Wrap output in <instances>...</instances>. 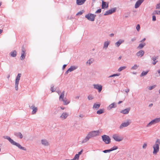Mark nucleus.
<instances>
[{"label": "nucleus", "mask_w": 160, "mask_h": 160, "mask_svg": "<svg viewBox=\"0 0 160 160\" xmlns=\"http://www.w3.org/2000/svg\"><path fill=\"white\" fill-rule=\"evenodd\" d=\"M83 13V12H82V11H80V12H78L77 14V15H81Z\"/></svg>", "instance_id": "obj_47"}, {"label": "nucleus", "mask_w": 160, "mask_h": 160, "mask_svg": "<svg viewBox=\"0 0 160 160\" xmlns=\"http://www.w3.org/2000/svg\"><path fill=\"white\" fill-rule=\"evenodd\" d=\"M51 90L52 92H53L55 91V90L53 86H52L51 87Z\"/></svg>", "instance_id": "obj_44"}, {"label": "nucleus", "mask_w": 160, "mask_h": 160, "mask_svg": "<svg viewBox=\"0 0 160 160\" xmlns=\"http://www.w3.org/2000/svg\"><path fill=\"white\" fill-rule=\"evenodd\" d=\"M103 152L104 153H107L108 152H111V151H110V149H109V150H104Z\"/></svg>", "instance_id": "obj_45"}, {"label": "nucleus", "mask_w": 160, "mask_h": 160, "mask_svg": "<svg viewBox=\"0 0 160 160\" xmlns=\"http://www.w3.org/2000/svg\"><path fill=\"white\" fill-rule=\"evenodd\" d=\"M160 144V140L159 139H157L156 141L155 144L153 147L154 149L153 152V154H156L159 151Z\"/></svg>", "instance_id": "obj_2"}, {"label": "nucleus", "mask_w": 160, "mask_h": 160, "mask_svg": "<svg viewBox=\"0 0 160 160\" xmlns=\"http://www.w3.org/2000/svg\"><path fill=\"white\" fill-rule=\"evenodd\" d=\"M66 64H65V65H64L63 66V67H62V68L63 69H64V68H65L66 67Z\"/></svg>", "instance_id": "obj_53"}, {"label": "nucleus", "mask_w": 160, "mask_h": 160, "mask_svg": "<svg viewBox=\"0 0 160 160\" xmlns=\"http://www.w3.org/2000/svg\"><path fill=\"white\" fill-rule=\"evenodd\" d=\"M116 10V8H113L111 9H110L106 12L104 14V15H107L112 14V13L115 12Z\"/></svg>", "instance_id": "obj_11"}, {"label": "nucleus", "mask_w": 160, "mask_h": 160, "mask_svg": "<svg viewBox=\"0 0 160 160\" xmlns=\"http://www.w3.org/2000/svg\"><path fill=\"white\" fill-rule=\"evenodd\" d=\"M83 150L82 149V150H81L80 152H78V154L79 156H80V155L82 154V151H83Z\"/></svg>", "instance_id": "obj_51"}, {"label": "nucleus", "mask_w": 160, "mask_h": 160, "mask_svg": "<svg viewBox=\"0 0 160 160\" xmlns=\"http://www.w3.org/2000/svg\"><path fill=\"white\" fill-rule=\"evenodd\" d=\"M6 138L8 139L9 141L13 145H16L17 147H18L19 148L23 150H26V149L22 147L21 145L14 141L12 139L9 137H7Z\"/></svg>", "instance_id": "obj_4"}, {"label": "nucleus", "mask_w": 160, "mask_h": 160, "mask_svg": "<svg viewBox=\"0 0 160 160\" xmlns=\"http://www.w3.org/2000/svg\"><path fill=\"white\" fill-rule=\"evenodd\" d=\"M145 45V43H144L143 44H140L138 47V48L139 49H141Z\"/></svg>", "instance_id": "obj_31"}, {"label": "nucleus", "mask_w": 160, "mask_h": 160, "mask_svg": "<svg viewBox=\"0 0 160 160\" xmlns=\"http://www.w3.org/2000/svg\"><path fill=\"white\" fill-rule=\"evenodd\" d=\"M156 9H158L160 8V3L158 4H157L156 6Z\"/></svg>", "instance_id": "obj_48"}, {"label": "nucleus", "mask_w": 160, "mask_h": 160, "mask_svg": "<svg viewBox=\"0 0 160 160\" xmlns=\"http://www.w3.org/2000/svg\"><path fill=\"white\" fill-rule=\"evenodd\" d=\"M41 142L42 144L44 145L47 146L49 145V143L47 141V140H45L42 139L41 140Z\"/></svg>", "instance_id": "obj_23"}, {"label": "nucleus", "mask_w": 160, "mask_h": 160, "mask_svg": "<svg viewBox=\"0 0 160 160\" xmlns=\"http://www.w3.org/2000/svg\"><path fill=\"white\" fill-rule=\"evenodd\" d=\"M93 60L92 59H89L87 62V63H88L89 65H90L93 62Z\"/></svg>", "instance_id": "obj_37"}, {"label": "nucleus", "mask_w": 160, "mask_h": 160, "mask_svg": "<svg viewBox=\"0 0 160 160\" xmlns=\"http://www.w3.org/2000/svg\"><path fill=\"white\" fill-rule=\"evenodd\" d=\"M100 132L99 130L94 131L90 132L82 141L83 143L87 142L91 138L96 136L98 135Z\"/></svg>", "instance_id": "obj_1"}, {"label": "nucleus", "mask_w": 160, "mask_h": 160, "mask_svg": "<svg viewBox=\"0 0 160 160\" xmlns=\"http://www.w3.org/2000/svg\"><path fill=\"white\" fill-rule=\"evenodd\" d=\"M122 56H120L118 58V60H120L121 58H122Z\"/></svg>", "instance_id": "obj_56"}, {"label": "nucleus", "mask_w": 160, "mask_h": 160, "mask_svg": "<svg viewBox=\"0 0 160 160\" xmlns=\"http://www.w3.org/2000/svg\"><path fill=\"white\" fill-rule=\"evenodd\" d=\"M21 74L19 73L17 76L16 79H15V89L17 91L18 89V84H19V81L20 79V78L21 77Z\"/></svg>", "instance_id": "obj_6"}, {"label": "nucleus", "mask_w": 160, "mask_h": 160, "mask_svg": "<svg viewBox=\"0 0 160 160\" xmlns=\"http://www.w3.org/2000/svg\"><path fill=\"white\" fill-rule=\"evenodd\" d=\"M31 108L32 109V114H35L38 110L37 108L34 106H32L31 107Z\"/></svg>", "instance_id": "obj_18"}, {"label": "nucleus", "mask_w": 160, "mask_h": 160, "mask_svg": "<svg viewBox=\"0 0 160 160\" xmlns=\"http://www.w3.org/2000/svg\"><path fill=\"white\" fill-rule=\"evenodd\" d=\"M153 15H155V14H158L159 15L160 14V10L159 11H155L153 12L152 13Z\"/></svg>", "instance_id": "obj_35"}, {"label": "nucleus", "mask_w": 160, "mask_h": 160, "mask_svg": "<svg viewBox=\"0 0 160 160\" xmlns=\"http://www.w3.org/2000/svg\"><path fill=\"white\" fill-rule=\"evenodd\" d=\"M140 26L139 24H138L136 27V29L138 31H139L140 30Z\"/></svg>", "instance_id": "obj_43"}, {"label": "nucleus", "mask_w": 160, "mask_h": 160, "mask_svg": "<svg viewBox=\"0 0 160 160\" xmlns=\"http://www.w3.org/2000/svg\"><path fill=\"white\" fill-rule=\"evenodd\" d=\"M122 101H119L118 102V104H119L120 103H122Z\"/></svg>", "instance_id": "obj_60"}, {"label": "nucleus", "mask_w": 160, "mask_h": 160, "mask_svg": "<svg viewBox=\"0 0 160 160\" xmlns=\"http://www.w3.org/2000/svg\"><path fill=\"white\" fill-rule=\"evenodd\" d=\"M10 54L11 57H15L17 55V52L15 50L13 51L10 52Z\"/></svg>", "instance_id": "obj_22"}, {"label": "nucleus", "mask_w": 160, "mask_h": 160, "mask_svg": "<svg viewBox=\"0 0 160 160\" xmlns=\"http://www.w3.org/2000/svg\"><path fill=\"white\" fill-rule=\"evenodd\" d=\"M86 0H76V3L78 5L83 4Z\"/></svg>", "instance_id": "obj_17"}, {"label": "nucleus", "mask_w": 160, "mask_h": 160, "mask_svg": "<svg viewBox=\"0 0 160 160\" xmlns=\"http://www.w3.org/2000/svg\"><path fill=\"white\" fill-rule=\"evenodd\" d=\"M158 58V57H153L152 58V59L153 60V61H155L157 58Z\"/></svg>", "instance_id": "obj_50"}, {"label": "nucleus", "mask_w": 160, "mask_h": 160, "mask_svg": "<svg viewBox=\"0 0 160 160\" xmlns=\"http://www.w3.org/2000/svg\"><path fill=\"white\" fill-rule=\"evenodd\" d=\"M26 51L25 49L22 47V50L21 55L20 58V59L21 60H22L24 59L26 55Z\"/></svg>", "instance_id": "obj_10"}, {"label": "nucleus", "mask_w": 160, "mask_h": 160, "mask_svg": "<svg viewBox=\"0 0 160 160\" xmlns=\"http://www.w3.org/2000/svg\"><path fill=\"white\" fill-rule=\"evenodd\" d=\"M124 41L123 40H120L118 41L116 43V44L117 46V47H119L120 45L122 42H124Z\"/></svg>", "instance_id": "obj_24"}, {"label": "nucleus", "mask_w": 160, "mask_h": 160, "mask_svg": "<svg viewBox=\"0 0 160 160\" xmlns=\"http://www.w3.org/2000/svg\"><path fill=\"white\" fill-rule=\"evenodd\" d=\"M6 138L8 139L9 141L13 145H16L17 147H18L19 148L23 150H26V149L22 147L21 145L14 141L12 139L9 137H7Z\"/></svg>", "instance_id": "obj_3"}, {"label": "nucleus", "mask_w": 160, "mask_h": 160, "mask_svg": "<svg viewBox=\"0 0 160 160\" xmlns=\"http://www.w3.org/2000/svg\"><path fill=\"white\" fill-rule=\"evenodd\" d=\"M110 42L108 41L105 42L104 43L103 48H105L106 49L107 48L108 46V45L109 44Z\"/></svg>", "instance_id": "obj_27"}, {"label": "nucleus", "mask_w": 160, "mask_h": 160, "mask_svg": "<svg viewBox=\"0 0 160 160\" xmlns=\"http://www.w3.org/2000/svg\"><path fill=\"white\" fill-rule=\"evenodd\" d=\"M160 121V118H156L151 121L147 125V127H149L152 125L155 124Z\"/></svg>", "instance_id": "obj_8"}, {"label": "nucleus", "mask_w": 160, "mask_h": 160, "mask_svg": "<svg viewBox=\"0 0 160 160\" xmlns=\"http://www.w3.org/2000/svg\"><path fill=\"white\" fill-rule=\"evenodd\" d=\"M130 110V109L129 108L125 109H124V110H122L120 112L121 113L124 114H128L129 111Z\"/></svg>", "instance_id": "obj_21"}, {"label": "nucleus", "mask_w": 160, "mask_h": 160, "mask_svg": "<svg viewBox=\"0 0 160 160\" xmlns=\"http://www.w3.org/2000/svg\"><path fill=\"white\" fill-rule=\"evenodd\" d=\"M129 91V89H127L125 91V92H127V93H128Z\"/></svg>", "instance_id": "obj_54"}, {"label": "nucleus", "mask_w": 160, "mask_h": 160, "mask_svg": "<svg viewBox=\"0 0 160 160\" xmlns=\"http://www.w3.org/2000/svg\"><path fill=\"white\" fill-rule=\"evenodd\" d=\"M64 91L62 92L61 94L59 97V100L62 101L64 99Z\"/></svg>", "instance_id": "obj_26"}, {"label": "nucleus", "mask_w": 160, "mask_h": 160, "mask_svg": "<svg viewBox=\"0 0 160 160\" xmlns=\"http://www.w3.org/2000/svg\"><path fill=\"white\" fill-rule=\"evenodd\" d=\"M144 0H138L135 5V8H137L139 7Z\"/></svg>", "instance_id": "obj_14"}, {"label": "nucleus", "mask_w": 160, "mask_h": 160, "mask_svg": "<svg viewBox=\"0 0 160 160\" xmlns=\"http://www.w3.org/2000/svg\"><path fill=\"white\" fill-rule=\"evenodd\" d=\"M130 122L129 121H128L126 122L122 123L120 126L119 128L120 129L124 127H126L129 125Z\"/></svg>", "instance_id": "obj_12"}, {"label": "nucleus", "mask_w": 160, "mask_h": 160, "mask_svg": "<svg viewBox=\"0 0 160 160\" xmlns=\"http://www.w3.org/2000/svg\"><path fill=\"white\" fill-rule=\"evenodd\" d=\"M108 7V3L104 1L102 2V9L107 8Z\"/></svg>", "instance_id": "obj_13"}, {"label": "nucleus", "mask_w": 160, "mask_h": 160, "mask_svg": "<svg viewBox=\"0 0 160 160\" xmlns=\"http://www.w3.org/2000/svg\"><path fill=\"white\" fill-rule=\"evenodd\" d=\"M135 39H132V41H134L135 40Z\"/></svg>", "instance_id": "obj_62"}, {"label": "nucleus", "mask_w": 160, "mask_h": 160, "mask_svg": "<svg viewBox=\"0 0 160 160\" xmlns=\"http://www.w3.org/2000/svg\"><path fill=\"white\" fill-rule=\"evenodd\" d=\"M115 107V104L114 103H112L108 107V109H112V108H114Z\"/></svg>", "instance_id": "obj_30"}, {"label": "nucleus", "mask_w": 160, "mask_h": 160, "mask_svg": "<svg viewBox=\"0 0 160 160\" xmlns=\"http://www.w3.org/2000/svg\"><path fill=\"white\" fill-rule=\"evenodd\" d=\"M101 12V9H98L96 12H95V13H100Z\"/></svg>", "instance_id": "obj_42"}, {"label": "nucleus", "mask_w": 160, "mask_h": 160, "mask_svg": "<svg viewBox=\"0 0 160 160\" xmlns=\"http://www.w3.org/2000/svg\"><path fill=\"white\" fill-rule=\"evenodd\" d=\"M102 140L106 144H109L111 142V139L110 137L107 135H103L102 136Z\"/></svg>", "instance_id": "obj_5"}, {"label": "nucleus", "mask_w": 160, "mask_h": 160, "mask_svg": "<svg viewBox=\"0 0 160 160\" xmlns=\"http://www.w3.org/2000/svg\"><path fill=\"white\" fill-rule=\"evenodd\" d=\"M147 146V144L146 143H145L143 144L142 148H146Z\"/></svg>", "instance_id": "obj_49"}, {"label": "nucleus", "mask_w": 160, "mask_h": 160, "mask_svg": "<svg viewBox=\"0 0 160 160\" xmlns=\"http://www.w3.org/2000/svg\"><path fill=\"white\" fill-rule=\"evenodd\" d=\"M158 72L159 73H160V70H158Z\"/></svg>", "instance_id": "obj_63"}, {"label": "nucleus", "mask_w": 160, "mask_h": 160, "mask_svg": "<svg viewBox=\"0 0 160 160\" xmlns=\"http://www.w3.org/2000/svg\"><path fill=\"white\" fill-rule=\"evenodd\" d=\"M95 17V15L92 13H89L86 15L85 16L88 20L91 21H93L94 20Z\"/></svg>", "instance_id": "obj_7"}, {"label": "nucleus", "mask_w": 160, "mask_h": 160, "mask_svg": "<svg viewBox=\"0 0 160 160\" xmlns=\"http://www.w3.org/2000/svg\"><path fill=\"white\" fill-rule=\"evenodd\" d=\"M126 68V67L125 66H123V67H120L118 69V71L119 72H120L121 71L123 70H124Z\"/></svg>", "instance_id": "obj_34"}, {"label": "nucleus", "mask_w": 160, "mask_h": 160, "mask_svg": "<svg viewBox=\"0 0 160 160\" xmlns=\"http://www.w3.org/2000/svg\"><path fill=\"white\" fill-rule=\"evenodd\" d=\"M79 98V97H76V98H77V99H78Z\"/></svg>", "instance_id": "obj_64"}, {"label": "nucleus", "mask_w": 160, "mask_h": 160, "mask_svg": "<svg viewBox=\"0 0 160 160\" xmlns=\"http://www.w3.org/2000/svg\"><path fill=\"white\" fill-rule=\"evenodd\" d=\"M118 148V147L117 146H114L113 147L111 148L110 149L111 151H112L114 150L117 149Z\"/></svg>", "instance_id": "obj_38"}, {"label": "nucleus", "mask_w": 160, "mask_h": 160, "mask_svg": "<svg viewBox=\"0 0 160 160\" xmlns=\"http://www.w3.org/2000/svg\"><path fill=\"white\" fill-rule=\"evenodd\" d=\"M62 101L63 102L64 105H67L70 103V101L68 100L66 98H65L62 100Z\"/></svg>", "instance_id": "obj_25"}, {"label": "nucleus", "mask_w": 160, "mask_h": 160, "mask_svg": "<svg viewBox=\"0 0 160 160\" xmlns=\"http://www.w3.org/2000/svg\"><path fill=\"white\" fill-rule=\"evenodd\" d=\"M146 39L145 38H144L143 40L141 41V42H143Z\"/></svg>", "instance_id": "obj_57"}, {"label": "nucleus", "mask_w": 160, "mask_h": 160, "mask_svg": "<svg viewBox=\"0 0 160 160\" xmlns=\"http://www.w3.org/2000/svg\"><path fill=\"white\" fill-rule=\"evenodd\" d=\"M104 112V110L103 109H100L99 110H98L97 113L98 114H100Z\"/></svg>", "instance_id": "obj_28"}, {"label": "nucleus", "mask_w": 160, "mask_h": 160, "mask_svg": "<svg viewBox=\"0 0 160 160\" xmlns=\"http://www.w3.org/2000/svg\"><path fill=\"white\" fill-rule=\"evenodd\" d=\"M94 88L97 89L98 90V91L99 92H100L102 89V86L101 85H95L94 84L93 85Z\"/></svg>", "instance_id": "obj_15"}, {"label": "nucleus", "mask_w": 160, "mask_h": 160, "mask_svg": "<svg viewBox=\"0 0 160 160\" xmlns=\"http://www.w3.org/2000/svg\"><path fill=\"white\" fill-rule=\"evenodd\" d=\"M116 76H118L117 74H114L112 75H111L110 76H109V77H113Z\"/></svg>", "instance_id": "obj_52"}, {"label": "nucleus", "mask_w": 160, "mask_h": 160, "mask_svg": "<svg viewBox=\"0 0 160 160\" xmlns=\"http://www.w3.org/2000/svg\"><path fill=\"white\" fill-rule=\"evenodd\" d=\"M60 108L62 110H63L64 109V107H60Z\"/></svg>", "instance_id": "obj_58"}, {"label": "nucleus", "mask_w": 160, "mask_h": 160, "mask_svg": "<svg viewBox=\"0 0 160 160\" xmlns=\"http://www.w3.org/2000/svg\"><path fill=\"white\" fill-rule=\"evenodd\" d=\"M113 34H111L110 35V36H113Z\"/></svg>", "instance_id": "obj_61"}, {"label": "nucleus", "mask_w": 160, "mask_h": 160, "mask_svg": "<svg viewBox=\"0 0 160 160\" xmlns=\"http://www.w3.org/2000/svg\"><path fill=\"white\" fill-rule=\"evenodd\" d=\"M152 20L153 21H155L156 20V17L155 15H153L152 17Z\"/></svg>", "instance_id": "obj_46"}, {"label": "nucleus", "mask_w": 160, "mask_h": 160, "mask_svg": "<svg viewBox=\"0 0 160 160\" xmlns=\"http://www.w3.org/2000/svg\"><path fill=\"white\" fill-rule=\"evenodd\" d=\"M100 104H96L95 103L93 105V108H95L98 109L100 107Z\"/></svg>", "instance_id": "obj_32"}, {"label": "nucleus", "mask_w": 160, "mask_h": 160, "mask_svg": "<svg viewBox=\"0 0 160 160\" xmlns=\"http://www.w3.org/2000/svg\"><path fill=\"white\" fill-rule=\"evenodd\" d=\"M144 53V51L140 50L137 53L136 55L138 57H142L143 56Z\"/></svg>", "instance_id": "obj_20"}, {"label": "nucleus", "mask_w": 160, "mask_h": 160, "mask_svg": "<svg viewBox=\"0 0 160 160\" xmlns=\"http://www.w3.org/2000/svg\"><path fill=\"white\" fill-rule=\"evenodd\" d=\"M68 116V115L67 113L63 112L60 116V118L62 119H65L67 118Z\"/></svg>", "instance_id": "obj_19"}, {"label": "nucleus", "mask_w": 160, "mask_h": 160, "mask_svg": "<svg viewBox=\"0 0 160 160\" xmlns=\"http://www.w3.org/2000/svg\"><path fill=\"white\" fill-rule=\"evenodd\" d=\"M2 32V30L0 29V34H1Z\"/></svg>", "instance_id": "obj_59"}, {"label": "nucleus", "mask_w": 160, "mask_h": 160, "mask_svg": "<svg viewBox=\"0 0 160 160\" xmlns=\"http://www.w3.org/2000/svg\"><path fill=\"white\" fill-rule=\"evenodd\" d=\"M138 66L135 64L134 65L133 67H132L131 68V69L132 70H135L138 68Z\"/></svg>", "instance_id": "obj_36"}, {"label": "nucleus", "mask_w": 160, "mask_h": 160, "mask_svg": "<svg viewBox=\"0 0 160 160\" xmlns=\"http://www.w3.org/2000/svg\"><path fill=\"white\" fill-rule=\"evenodd\" d=\"M15 135L17 137H19V138L21 139L22 138V135L21 132H19L16 133Z\"/></svg>", "instance_id": "obj_29"}, {"label": "nucleus", "mask_w": 160, "mask_h": 160, "mask_svg": "<svg viewBox=\"0 0 160 160\" xmlns=\"http://www.w3.org/2000/svg\"><path fill=\"white\" fill-rule=\"evenodd\" d=\"M77 68L74 66L71 67L65 72L66 74H68L69 72H70L75 70Z\"/></svg>", "instance_id": "obj_16"}, {"label": "nucleus", "mask_w": 160, "mask_h": 160, "mask_svg": "<svg viewBox=\"0 0 160 160\" xmlns=\"http://www.w3.org/2000/svg\"><path fill=\"white\" fill-rule=\"evenodd\" d=\"M88 98L89 100H91L93 98V97L91 95H89L88 97Z\"/></svg>", "instance_id": "obj_40"}, {"label": "nucleus", "mask_w": 160, "mask_h": 160, "mask_svg": "<svg viewBox=\"0 0 160 160\" xmlns=\"http://www.w3.org/2000/svg\"><path fill=\"white\" fill-rule=\"evenodd\" d=\"M112 138L115 141L117 142H120L123 139L122 138L120 137L117 134H114L113 135Z\"/></svg>", "instance_id": "obj_9"}, {"label": "nucleus", "mask_w": 160, "mask_h": 160, "mask_svg": "<svg viewBox=\"0 0 160 160\" xmlns=\"http://www.w3.org/2000/svg\"><path fill=\"white\" fill-rule=\"evenodd\" d=\"M157 61H154L153 62V65H155V64L157 62Z\"/></svg>", "instance_id": "obj_55"}, {"label": "nucleus", "mask_w": 160, "mask_h": 160, "mask_svg": "<svg viewBox=\"0 0 160 160\" xmlns=\"http://www.w3.org/2000/svg\"><path fill=\"white\" fill-rule=\"evenodd\" d=\"M79 156L78 154H76L75 155L74 158H73V160H78Z\"/></svg>", "instance_id": "obj_33"}, {"label": "nucleus", "mask_w": 160, "mask_h": 160, "mask_svg": "<svg viewBox=\"0 0 160 160\" xmlns=\"http://www.w3.org/2000/svg\"><path fill=\"white\" fill-rule=\"evenodd\" d=\"M155 87H156V85H153L152 86H150L149 87L148 89L149 90H151L152 89L154 88H155Z\"/></svg>", "instance_id": "obj_41"}, {"label": "nucleus", "mask_w": 160, "mask_h": 160, "mask_svg": "<svg viewBox=\"0 0 160 160\" xmlns=\"http://www.w3.org/2000/svg\"><path fill=\"white\" fill-rule=\"evenodd\" d=\"M148 71H143L142 72V73H141V76H143L145 75H146L147 74V73H148Z\"/></svg>", "instance_id": "obj_39"}]
</instances>
